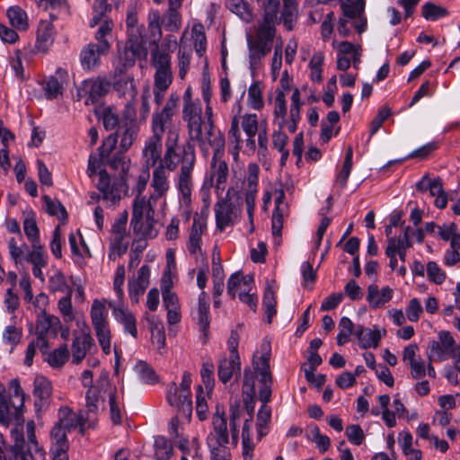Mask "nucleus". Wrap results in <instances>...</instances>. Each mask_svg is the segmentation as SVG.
<instances>
[{"mask_svg":"<svg viewBox=\"0 0 460 460\" xmlns=\"http://www.w3.org/2000/svg\"><path fill=\"white\" fill-rule=\"evenodd\" d=\"M298 8L296 2H283V9L279 16V23L283 22L288 31H292L297 21Z\"/></svg>","mask_w":460,"mask_h":460,"instance_id":"nucleus-35","label":"nucleus"},{"mask_svg":"<svg viewBox=\"0 0 460 460\" xmlns=\"http://www.w3.org/2000/svg\"><path fill=\"white\" fill-rule=\"evenodd\" d=\"M162 22L166 31L175 32L181 26V16L178 10L168 8L163 16Z\"/></svg>","mask_w":460,"mask_h":460,"instance_id":"nucleus-43","label":"nucleus"},{"mask_svg":"<svg viewBox=\"0 0 460 460\" xmlns=\"http://www.w3.org/2000/svg\"><path fill=\"white\" fill-rule=\"evenodd\" d=\"M59 327V319L57 316L48 314L45 311L38 318L35 333L37 336V345L43 354L46 353L45 350L49 348V334L51 333L55 337Z\"/></svg>","mask_w":460,"mask_h":460,"instance_id":"nucleus-11","label":"nucleus"},{"mask_svg":"<svg viewBox=\"0 0 460 460\" xmlns=\"http://www.w3.org/2000/svg\"><path fill=\"white\" fill-rule=\"evenodd\" d=\"M280 0H263V20L259 23L255 36H248L250 68L255 70L272 49L276 33L275 25L279 24Z\"/></svg>","mask_w":460,"mask_h":460,"instance_id":"nucleus-1","label":"nucleus"},{"mask_svg":"<svg viewBox=\"0 0 460 460\" xmlns=\"http://www.w3.org/2000/svg\"><path fill=\"white\" fill-rule=\"evenodd\" d=\"M97 189L102 193V199L104 200L115 204L120 200L122 194L127 191L128 187L123 177H120L111 184L110 176L106 170H101L99 172Z\"/></svg>","mask_w":460,"mask_h":460,"instance_id":"nucleus-10","label":"nucleus"},{"mask_svg":"<svg viewBox=\"0 0 460 460\" xmlns=\"http://www.w3.org/2000/svg\"><path fill=\"white\" fill-rule=\"evenodd\" d=\"M125 154L126 152H122V149L119 148V151L114 153V155L108 159L104 160L102 164L110 166L113 170L120 171V177H123L127 181V176L131 162Z\"/></svg>","mask_w":460,"mask_h":460,"instance_id":"nucleus-34","label":"nucleus"},{"mask_svg":"<svg viewBox=\"0 0 460 460\" xmlns=\"http://www.w3.org/2000/svg\"><path fill=\"white\" fill-rule=\"evenodd\" d=\"M55 30L52 22L41 20L37 30V48L46 51L54 41Z\"/></svg>","mask_w":460,"mask_h":460,"instance_id":"nucleus-32","label":"nucleus"},{"mask_svg":"<svg viewBox=\"0 0 460 460\" xmlns=\"http://www.w3.org/2000/svg\"><path fill=\"white\" fill-rule=\"evenodd\" d=\"M155 456L157 460H169L172 455V446L164 437L155 439Z\"/></svg>","mask_w":460,"mask_h":460,"instance_id":"nucleus-46","label":"nucleus"},{"mask_svg":"<svg viewBox=\"0 0 460 460\" xmlns=\"http://www.w3.org/2000/svg\"><path fill=\"white\" fill-rule=\"evenodd\" d=\"M33 395L35 407L41 409L48 405L52 394L51 383L43 376H37L33 381Z\"/></svg>","mask_w":460,"mask_h":460,"instance_id":"nucleus-22","label":"nucleus"},{"mask_svg":"<svg viewBox=\"0 0 460 460\" xmlns=\"http://www.w3.org/2000/svg\"><path fill=\"white\" fill-rule=\"evenodd\" d=\"M300 92L297 88L293 91L291 96V105L289 111V120L286 119L288 129L290 133H295L297 128V122L300 120Z\"/></svg>","mask_w":460,"mask_h":460,"instance_id":"nucleus-36","label":"nucleus"},{"mask_svg":"<svg viewBox=\"0 0 460 460\" xmlns=\"http://www.w3.org/2000/svg\"><path fill=\"white\" fill-rule=\"evenodd\" d=\"M156 205L155 200H152L149 196L148 199H146L145 196L137 195L132 206V218L131 226L133 229H140V221L144 217H147L148 220L152 219V215H155V208Z\"/></svg>","mask_w":460,"mask_h":460,"instance_id":"nucleus-15","label":"nucleus"},{"mask_svg":"<svg viewBox=\"0 0 460 460\" xmlns=\"http://www.w3.org/2000/svg\"><path fill=\"white\" fill-rule=\"evenodd\" d=\"M226 5L232 13L238 15L243 21L250 22L252 20V11L244 0H226Z\"/></svg>","mask_w":460,"mask_h":460,"instance_id":"nucleus-42","label":"nucleus"},{"mask_svg":"<svg viewBox=\"0 0 460 460\" xmlns=\"http://www.w3.org/2000/svg\"><path fill=\"white\" fill-rule=\"evenodd\" d=\"M66 433L67 431L55 424L50 431L51 447L68 448Z\"/></svg>","mask_w":460,"mask_h":460,"instance_id":"nucleus-60","label":"nucleus"},{"mask_svg":"<svg viewBox=\"0 0 460 460\" xmlns=\"http://www.w3.org/2000/svg\"><path fill=\"white\" fill-rule=\"evenodd\" d=\"M147 320L151 324L152 341L154 344L157 345L158 350L162 352L165 348V333L164 325L162 322H155L154 317L151 319L147 318Z\"/></svg>","mask_w":460,"mask_h":460,"instance_id":"nucleus-45","label":"nucleus"},{"mask_svg":"<svg viewBox=\"0 0 460 460\" xmlns=\"http://www.w3.org/2000/svg\"><path fill=\"white\" fill-rule=\"evenodd\" d=\"M206 132L203 134L204 142L199 143L203 147L207 143L213 148V154L225 152L226 139L224 134L216 128L214 123L205 125Z\"/></svg>","mask_w":460,"mask_h":460,"instance_id":"nucleus-25","label":"nucleus"},{"mask_svg":"<svg viewBox=\"0 0 460 460\" xmlns=\"http://www.w3.org/2000/svg\"><path fill=\"white\" fill-rule=\"evenodd\" d=\"M242 199L238 192L230 188L226 196L215 204L216 223L218 230L233 226L242 213Z\"/></svg>","mask_w":460,"mask_h":460,"instance_id":"nucleus-5","label":"nucleus"},{"mask_svg":"<svg viewBox=\"0 0 460 460\" xmlns=\"http://www.w3.org/2000/svg\"><path fill=\"white\" fill-rule=\"evenodd\" d=\"M171 58L169 54L158 49L152 51V64L156 71L171 70Z\"/></svg>","mask_w":460,"mask_h":460,"instance_id":"nucleus-64","label":"nucleus"},{"mask_svg":"<svg viewBox=\"0 0 460 460\" xmlns=\"http://www.w3.org/2000/svg\"><path fill=\"white\" fill-rule=\"evenodd\" d=\"M214 369V364L211 361L202 364L200 375L208 394L212 392L215 385Z\"/></svg>","mask_w":460,"mask_h":460,"instance_id":"nucleus-58","label":"nucleus"},{"mask_svg":"<svg viewBox=\"0 0 460 460\" xmlns=\"http://www.w3.org/2000/svg\"><path fill=\"white\" fill-rule=\"evenodd\" d=\"M117 142L118 132L111 134L102 141V146L98 149L101 163H103L104 160L108 159L109 157L114 155V150L116 148Z\"/></svg>","mask_w":460,"mask_h":460,"instance_id":"nucleus-49","label":"nucleus"},{"mask_svg":"<svg viewBox=\"0 0 460 460\" xmlns=\"http://www.w3.org/2000/svg\"><path fill=\"white\" fill-rule=\"evenodd\" d=\"M206 227V220L198 215L194 216L188 243V250L191 254L201 253V235Z\"/></svg>","mask_w":460,"mask_h":460,"instance_id":"nucleus-27","label":"nucleus"},{"mask_svg":"<svg viewBox=\"0 0 460 460\" xmlns=\"http://www.w3.org/2000/svg\"><path fill=\"white\" fill-rule=\"evenodd\" d=\"M208 296L206 292L202 291L199 296V306L197 310L198 324L205 332L209 327L208 311L209 305L208 303Z\"/></svg>","mask_w":460,"mask_h":460,"instance_id":"nucleus-38","label":"nucleus"},{"mask_svg":"<svg viewBox=\"0 0 460 460\" xmlns=\"http://www.w3.org/2000/svg\"><path fill=\"white\" fill-rule=\"evenodd\" d=\"M116 132H118V137H120L119 148L122 152H127L137 138L138 127L136 123L123 122Z\"/></svg>","mask_w":460,"mask_h":460,"instance_id":"nucleus-33","label":"nucleus"},{"mask_svg":"<svg viewBox=\"0 0 460 460\" xmlns=\"http://www.w3.org/2000/svg\"><path fill=\"white\" fill-rule=\"evenodd\" d=\"M447 14L448 11L445 7L435 4L432 2L426 3L422 6V16L426 20L435 21Z\"/></svg>","mask_w":460,"mask_h":460,"instance_id":"nucleus-52","label":"nucleus"},{"mask_svg":"<svg viewBox=\"0 0 460 460\" xmlns=\"http://www.w3.org/2000/svg\"><path fill=\"white\" fill-rule=\"evenodd\" d=\"M276 297L275 293L271 288H267L263 296V305L265 307V314L267 316V322L271 323L272 317L276 314Z\"/></svg>","mask_w":460,"mask_h":460,"instance_id":"nucleus-55","label":"nucleus"},{"mask_svg":"<svg viewBox=\"0 0 460 460\" xmlns=\"http://www.w3.org/2000/svg\"><path fill=\"white\" fill-rule=\"evenodd\" d=\"M192 38L194 40V48L199 56H202L206 50V34L204 26L201 23H195L191 30Z\"/></svg>","mask_w":460,"mask_h":460,"instance_id":"nucleus-50","label":"nucleus"},{"mask_svg":"<svg viewBox=\"0 0 460 460\" xmlns=\"http://www.w3.org/2000/svg\"><path fill=\"white\" fill-rule=\"evenodd\" d=\"M196 161L194 146L187 142L182 146L181 166L178 177V190L185 203L190 202L193 187L192 171Z\"/></svg>","mask_w":460,"mask_h":460,"instance_id":"nucleus-7","label":"nucleus"},{"mask_svg":"<svg viewBox=\"0 0 460 460\" xmlns=\"http://www.w3.org/2000/svg\"><path fill=\"white\" fill-rule=\"evenodd\" d=\"M226 153L213 154L209 164V183L221 197L226 187L229 176L228 164L225 158Z\"/></svg>","mask_w":460,"mask_h":460,"instance_id":"nucleus-9","label":"nucleus"},{"mask_svg":"<svg viewBox=\"0 0 460 460\" xmlns=\"http://www.w3.org/2000/svg\"><path fill=\"white\" fill-rule=\"evenodd\" d=\"M56 425L67 432L75 429L77 426L80 427L81 433H84L85 426V419L83 415H77L66 406L61 407L58 411V421Z\"/></svg>","mask_w":460,"mask_h":460,"instance_id":"nucleus-19","label":"nucleus"},{"mask_svg":"<svg viewBox=\"0 0 460 460\" xmlns=\"http://www.w3.org/2000/svg\"><path fill=\"white\" fill-rule=\"evenodd\" d=\"M150 278V268L143 265L137 271V277L128 280V295L132 303L137 304L140 296L144 295Z\"/></svg>","mask_w":460,"mask_h":460,"instance_id":"nucleus-17","label":"nucleus"},{"mask_svg":"<svg viewBox=\"0 0 460 460\" xmlns=\"http://www.w3.org/2000/svg\"><path fill=\"white\" fill-rule=\"evenodd\" d=\"M12 401H6L5 396L0 392V423L7 428L13 415L18 416L19 411L15 412L12 406Z\"/></svg>","mask_w":460,"mask_h":460,"instance_id":"nucleus-47","label":"nucleus"},{"mask_svg":"<svg viewBox=\"0 0 460 460\" xmlns=\"http://www.w3.org/2000/svg\"><path fill=\"white\" fill-rule=\"evenodd\" d=\"M163 18L161 17L158 10H151L147 15L148 29L153 37H157L158 40L162 37V22Z\"/></svg>","mask_w":460,"mask_h":460,"instance_id":"nucleus-57","label":"nucleus"},{"mask_svg":"<svg viewBox=\"0 0 460 460\" xmlns=\"http://www.w3.org/2000/svg\"><path fill=\"white\" fill-rule=\"evenodd\" d=\"M202 109L199 103L189 104L182 108V119L187 123V128L191 139L203 143Z\"/></svg>","mask_w":460,"mask_h":460,"instance_id":"nucleus-12","label":"nucleus"},{"mask_svg":"<svg viewBox=\"0 0 460 460\" xmlns=\"http://www.w3.org/2000/svg\"><path fill=\"white\" fill-rule=\"evenodd\" d=\"M227 423L224 415L217 412L213 417V431L208 436V446H214L215 443L219 445L228 444Z\"/></svg>","mask_w":460,"mask_h":460,"instance_id":"nucleus-23","label":"nucleus"},{"mask_svg":"<svg viewBox=\"0 0 460 460\" xmlns=\"http://www.w3.org/2000/svg\"><path fill=\"white\" fill-rule=\"evenodd\" d=\"M182 146L179 147V139H166L165 152L162 157L159 167L172 172L181 164Z\"/></svg>","mask_w":460,"mask_h":460,"instance_id":"nucleus-16","label":"nucleus"},{"mask_svg":"<svg viewBox=\"0 0 460 460\" xmlns=\"http://www.w3.org/2000/svg\"><path fill=\"white\" fill-rule=\"evenodd\" d=\"M43 200L46 206V210L50 216H56L65 224L67 220L68 215L65 207L58 199H52L49 196H44Z\"/></svg>","mask_w":460,"mask_h":460,"instance_id":"nucleus-40","label":"nucleus"},{"mask_svg":"<svg viewBox=\"0 0 460 460\" xmlns=\"http://www.w3.org/2000/svg\"><path fill=\"white\" fill-rule=\"evenodd\" d=\"M179 101V95L172 93L163 109L153 113L151 128L154 135L163 137L166 133V139L180 138L179 128L173 121V117L178 111Z\"/></svg>","mask_w":460,"mask_h":460,"instance_id":"nucleus-4","label":"nucleus"},{"mask_svg":"<svg viewBox=\"0 0 460 460\" xmlns=\"http://www.w3.org/2000/svg\"><path fill=\"white\" fill-rule=\"evenodd\" d=\"M95 335L105 354L111 352V332L108 323L93 326Z\"/></svg>","mask_w":460,"mask_h":460,"instance_id":"nucleus-51","label":"nucleus"},{"mask_svg":"<svg viewBox=\"0 0 460 460\" xmlns=\"http://www.w3.org/2000/svg\"><path fill=\"white\" fill-rule=\"evenodd\" d=\"M394 290L390 287L379 289L376 284L367 287V301L372 309L383 307L393 297Z\"/></svg>","mask_w":460,"mask_h":460,"instance_id":"nucleus-24","label":"nucleus"},{"mask_svg":"<svg viewBox=\"0 0 460 460\" xmlns=\"http://www.w3.org/2000/svg\"><path fill=\"white\" fill-rule=\"evenodd\" d=\"M170 172L156 166L152 173L151 187L153 192L150 194L151 199L157 202L158 199L164 197L170 189L169 181Z\"/></svg>","mask_w":460,"mask_h":460,"instance_id":"nucleus-18","label":"nucleus"},{"mask_svg":"<svg viewBox=\"0 0 460 460\" xmlns=\"http://www.w3.org/2000/svg\"><path fill=\"white\" fill-rule=\"evenodd\" d=\"M241 362L239 356H230L223 358L218 362L217 375L220 381L224 384L227 383L234 373H240Z\"/></svg>","mask_w":460,"mask_h":460,"instance_id":"nucleus-29","label":"nucleus"},{"mask_svg":"<svg viewBox=\"0 0 460 460\" xmlns=\"http://www.w3.org/2000/svg\"><path fill=\"white\" fill-rule=\"evenodd\" d=\"M3 341L11 347V351L21 342L22 328L14 324L7 325L2 334Z\"/></svg>","mask_w":460,"mask_h":460,"instance_id":"nucleus-44","label":"nucleus"},{"mask_svg":"<svg viewBox=\"0 0 460 460\" xmlns=\"http://www.w3.org/2000/svg\"><path fill=\"white\" fill-rule=\"evenodd\" d=\"M287 103L285 93L281 90L277 91L274 103V123L278 128L283 129L286 124Z\"/></svg>","mask_w":460,"mask_h":460,"instance_id":"nucleus-37","label":"nucleus"},{"mask_svg":"<svg viewBox=\"0 0 460 460\" xmlns=\"http://www.w3.org/2000/svg\"><path fill=\"white\" fill-rule=\"evenodd\" d=\"M26 433L27 442L22 430L15 429L11 431L13 444L10 448L11 456L9 460H45L46 453L37 442L35 425L32 420L27 422Z\"/></svg>","mask_w":460,"mask_h":460,"instance_id":"nucleus-3","label":"nucleus"},{"mask_svg":"<svg viewBox=\"0 0 460 460\" xmlns=\"http://www.w3.org/2000/svg\"><path fill=\"white\" fill-rule=\"evenodd\" d=\"M111 82L101 76L84 80L79 89L81 96H88L85 103L88 105L96 102L101 97L104 96L111 89Z\"/></svg>","mask_w":460,"mask_h":460,"instance_id":"nucleus-14","label":"nucleus"},{"mask_svg":"<svg viewBox=\"0 0 460 460\" xmlns=\"http://www.w3.org/2000/svg\"><path fill=\"white\" fill-rule=\"evenodd\" d=\"M105 306L98 300H94L91 308V319L93 326L108 323Z\"/></svg>","mask_w":460,"mask_h":460,"instance_id":"nucleus-63","label":"nucleus"},{"mask_svg":"<svg viewBox=\"0 0 460 460\" xmlns=\"http://www.w3.org/2000/svg\"><path fill=\"white\" fill-rule=\"evenodd\" d=\"M134 371L143 383L154 385L158 382V376L155 370L144 361L137 362L134 367Z\"/></svg>","mask_w":460,"mask_h":460,"instance_id":"nucleus-41","label":"nucleus"},{"mask_svg":"<svg viewBox=\"0 0 460 460\" xmlns=\"http://www.w3.org/2000/svg\"><path fill=\"white\" fill-rule=\"evenodd\" d=\"M386 331L384 329L381 332L380 330H371L358 325L355 331V336L358 341L359 347L362 349L377 348L381 340L382 334L385 335Z\"/></svg>","mask_w":460,"mask_h":460,"instance_id":"nucleus-26","label":"nucleus"},{"mask_svg":"<svg viewBox=\"0 0 460 460\" xmlns=\"http://www.w3.org/2000/svg\"><path fill=\"white\" fill-rule=\"evenodd\" d=\"M261 355L257 357L253 356L252 367L255 369L258 380L261 385L259 389V398L262 402V405L257 414V427L260 436H262V429L270 420L271 411L267 406L271 397V385L272 375L270 372V343L264 341L261 346Z\"/></svg>","mask_w":460,"mask_h":460,"instance_id":"nucleus-2","label":"nucleus"},{"mask_svg":"<svg viewBox=\"0 0 460 460\" xmlns=\"http://www.w3.org/2000/svg\"><path fill=\"white\" fill-rule=\"evenodd\" d=\"M109 306L112 308V313L115 319L123 324L124 329L134 338L137 336V329L136 325V318L131 312L120 307V305L113 302L109 303Z\"/></svg>","mask_w":460,"mask_h":460,"instance_id":"nucleus-28","label":"nucleus"},{"mask_svg":"<svg viewBox=\"0 0 460 460\" xmlns=\"http://www.w3.org/2000/svg\"><path fill=\"white\" fill-rule=\"evenodd\" d=\"M258 378L255 369L245 368L243 371V393L244 394L243 402L245 408L252 417L254 410L255 397V378Z\"/></svg>","mask_w":460,"mask_h":460,"instance_id":"nucleus-20","label":"nucleus"},{"mask_svg":"<svg viewBox=\"0 0 460 460\" xmlns=\"http://www.w3.org/2000/svg\"><path fill=\"white\" fill-rule=\"evenodd\" d=\"M163 137L152 135L146 141L143 148V156L147 168L155 166L162 159Z\"/></svg>","mask_w":460,"mask_h":460,"instance_id":"nucleus-21","label":"nucleus"},{"mask_svg":"<svg viewBox=\"0 0 460 460\" xmlns=\"http://www.w3.org/2000/svg\"><path fill=\"white\" fill-rule=\"evenodd\" d=\"M109 9L107 0H94L93 4V18L90 22V26L94 27L100 23Z\"/></svg>","mask_w":460,"mask_h":460,"instance_id":"nucleus-61","label":"nucleus"},{"mask_svg":"<svg viewBox=\"0 0 460 460\" xmlns=\"http://www.w3.org/2000/svg\"><path fill=\"white\" fill-rule=\"evenodd\" d=\"M10 388L13 391V395L10 398L12 401V406L13 407L15 412L20 411L24 403V394L20 385V382L18 379H13L10 383Z\"/></svg>","mask_w":460,"mask_h":460,"instance_id":"nucleus-62","label":"nucleus"},{"mask_svg":"<svg viewBox=\"0 0 460 460\" xmlns=\"http://www.w3.org/2000/svg\"><path fill=\"white\" fill-rule=\"evenodd\" d=\"M190 385L191 375L189 372H184L180 385L174 382L171 383L166 394L168 403L177 410L178 414L181 413L188 420H190L192 414Z\"/></svg>","mask_w":460,"mask_h":460,"instance_id":"nucleus-6","label":"nucleus"},{"mask_svg":"<svg viewBox=\"0 0 460 460\" xmlns=\"http://www.w3.org/2000/svg\"><path fill=\"white\" fill-rule=\"evenodd\" d=\"M248 101L254 110H260L263 107L262 93L260 82H254L248 90Z\"/></svg>","mask_w":460,"mask_h":460,"instance_id":"nucleus-59","label":"nucleus"},{"mask_svg":"<svg viewBox=\"0 0 460 460\" xmlns=\"http://www.w3.org/2000/svg\"><path fill=\"white\" fill-rule=\"evenodd\" d=\"M31 248L32 250L26 254L25 260L31 262L33 266H46L47 260L44 256V250L40 243H31Z\"/></svg>","mask_w":460,"mask_h":460,"instance_id":"nucleus-56","label":"nucleus"},{"mask_svg":"<svg viewBox=\"0 0 460 460\" xmlns=\"http://www.w3.org/2000/svg\"><path fill=\"white\" fill-rule=\"evenodd\" d=\"M110 49L109 41L87 44L80 53V61L83 68L88 71L96 69L101 64V57L107 55Z\"/></svg>","mask_w":460,"mask_h":460,"instance_id":"nucleus-13","label":"nucleus"},{"mask_svg":"<svg viewBox=\"0 0 460 460\" xmlns=\"http://www.w3.org/2000/svg\"><path fill=\"white\" fill-rule=\"evenodd\" d=\"M68 357L69 351L65 344L49 352L46 360L52 367H60L67 361Z\"/></svg>","mask_w":460,"mask_h":460,"instance_id":"nucleus-48","label":"nucleus"},{"mask_svg":"<svg viewBox=\"0 0 460 460\" xmlns=\"http://www.w3.org/2000/svg\"><path fill=\"white\" fill-rule=\"evenodd\" d=\"M277 198L275 199L276 208L272 214V234L275 237H280L283 226V213L287 208L285 200V192L282 189L276 190Z\"/></svg>","mask_w":460,"mask_h":460,"instance_id":"nucleus-31","label":"nucleus"},{"mask_svg":"<svg viewBox=\"0 0 460 460\" xmlns=\"http://www.w3.org/2000/svg\"><path fill=\"white\" fill-rule=\"evenodd\" d=\"M119 65L115 68V75L123 74L128 68L132 67L137 59H145L147 50L141 40L137 37H130L122 45H119Z\"/></svg>","mask_w":460,"mask_h":460,"instance_id":"nucleus-8","label":"nucleus"},{"mask_svg":"<svg viewBox=\"0 0 460 460\" xmlns=\"http://www.w3.org/2000/svg\"><path fill=\"white\" fill-rule=\"evenodd\" d=\"M93 343V339L89 333L75 336L72 343L73 363L79 364L82 362Z\"/></svg>","mask_w":460,"mask_h":460,"instance_id":"nucleus-30","label":"nucleus"},{"mask_svg":"<svg viewBox=\"0 0 460 460\" xmlns=\"http://www.w3.org/2000/svg\"><path fill=\"white\" fill-rule=\"evenodd\" d=\"M23 230L25 235L31 243H40L39 228L34 217L33 213H30L23 220Z\"/></svg>","mask_w":460,"mask_h":460,"instance_id":"nucleus-53","label":"nucleus"},{"mask_svg":"<svg viewBox=\"0 0 460 460\" xmlns=\"http://www.w3.org/2000/svg\"><path fill=\"white\" fill-rule=\"evenodd\" d=\"M7 16L11 24L18 30L25 31L28 28L26 13L19 6H12L7 10Z\"/></svg>","mask_w":460,"mask_h":460,"instance_id":"nucleus-39","label":"nucleus"},{"mask_svg":"<svg viewBox=\"0 0 460 460\" xmlns=\"http://www.w3.org/2000/svg\"><path fill=\"white\" fill-rule=\"evenodd\" d=\"M242 128L248 137V140L254 145V137L258 132V119L256 114H246L242 119Z\"/></svg>","mask_w":460,"mask_h":460,"instance_id":"nucleus-54","label":"nucleus"}]
</instances>
